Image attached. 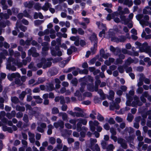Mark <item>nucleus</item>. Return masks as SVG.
<instances>
[{
	"label": "nucleus",
	"mask_w": 151,
	"mask_h": 151,
	"mask_svg": "<svg viewBox=\"0 0 151 151\" xmlns=\"http://www.w3.org/2000/svg\"><path fill=\"white\" fill-rule=\"evenodd\" d=\"M12 65L11 63L8 60V63L6 65V68L7 69H8L9 70H10V69H11V68L12 67Z\"/></svg>",
	"instance_id": "09e8293b"
},
{
	"label": "nucleus",
	"mask_w": 151,
	"mask_h": 151,
	"mask_svg": "<svg viewBox=\"0 0 151 151\" xmlns=\"http://www.w3.org/2000/svg\"><path fill=\"white\" fill-rule=\"evenodd\" d=\"M106 149L109 151H113L114 149V147L112 144H110L107 146Z\"/></svg>",
	"instance_id": "c85d7f7f"
},
{
	"label": "nucleus",
	"mask_w": 151,
	"mask_h": 151,
	"mask_svg": "<svg viewBox=\"0 0 151 151\" xmlns=\"http://www.w3.org/2000/svg\"><path fill=\"white\" fill-rule=\"evenodd\" d=\"M4 46L5 48L8 49L10 45L7 42L5 41L4 42Z\"/></svg>",
	"instance_id": "e2e57ef3"
},
{
	"label": "nucleus",
	"mask_w": 151,
	"mask_h": 151,
	"mask_svg": "<svg viewBox=\"0 0 151 151\" xmlns=\"http://www.w3.org/2000/svg\"><path fill=\"white\" fill-rule=\"evenodd\" d=\"M120 88L122 92H125L127 90V88L125 86L123 85L120 87Z\"/></svg>",
	"instance_id": "4d7b16f0"
},
{
	"label": "nucleus",
	"mask_w": 151,
	"mask_h": 151,
	"mask_svg": "<svg viewBox=\"0 0 151 151\" xmlns=\"http://www.w3.org/2000/svg\"><path fill=\"white\" fill-rule=\"evenodd\" d=\"M89 40L92 43L94 42V44L97 45L98 39L96 35L94 33H93L92 35L90 36Z\"/></svg>",
	"instance_id": "f257e3e1"
},
{
	"label": "nucleus",
	"mask_w": 151,
	"mask_h": 151,
	"mask_svg": "<svg viewBox=\"0 0 151 151\" xmlns=\"http://www.w3.org/2000/svg\"><path fill=\"white\" fill-rule=\"evenodd\" d=\"M76 70L78 71L79 73L80 74H87L88 72V71L87 69H84L83 70H81L80 69L77 68Z\"/></svg>",
	"instance_id": "39448f33"
},
{
	"label": "nucleus",
	"mask_w": 151,
	"mask_h": 151,
	"mask_svg": "<svg viewBox=\"0 0 151 151\" xmlns=\"http://www.w3.org/2000/svg\"><path fill=\"white\" fill-rule=\"evenodd\" d=\"M104 127L106 130H109L110 128L109 125L107 123H106L104 125Z\"/></svg>",
	"instance_id": "bf43d9fd"
},
{
	"label": "nucleus",
	"mask_w": 151,
	"mask_h": 151,
	"mask_svg": "<svg viewBox=\"0 0 151 151\" xmlns=\"http://www.w3.org/2000/svg\"><path fill=\"white\" fill-rule=\"evenodd\" d=\"M75 67H73L71 68H69L68 69L64 70L63 72L64 73H68L69 72H71L72 70L73 71V70L75 69Z\"/></svg>",
	"instance_id": "5701e85b"
},
{
	"label": "nucleus",
	"mask_w": 151,
	"mask_h": 151,
	"mask_svg": "<svg viewBox=\"0 0 151 151\" xmlns=\"http://www.w3.org/2000/svg\"><path fill=\"white\" fill-rule=\"evenodd\" d=\"M134 4L136 5H139L141 3L140 0H134Z\"/></svg>",
	"instance_id": "69168bd1"
},
{
	"label": "nucleus",
	"mask_w": 151,
	"mask_h": 151,
	"mask_svg": "<svg viewBox=\"0 0 151 151\" xmlns=\"http://www.w3.org/2000/svg\"><path fill=\"white\" fill-rule=\"evenodd\" d=\"M52 60V58H47L46 59L45 58H42L41 59V62L43 65L45 64L46 63L47 61H50Z\"/></svg>",
	"instance_id": "9d476101"
},
{
	"label": "nucleus",
	"mask_w": 151,
	"mask_h": 151,
	"mask_svg": "<svg viewBox=\"0 0 151 151\" xmlns=\"http://www.w3.org/2000/svg\"><path fill=\"white\" fill-rule=\"evenodd\" d=\"M118 42H124L126 40V37L124 35H122L119 36Z\"/></svg>",
	"instance_id": "1a4fd4ad"
},
{
	"label": "nucleus",
	"mask_w": 151,
	"mask_h": 151,
	"mask_svg": "<svg viewBox=\"0 0 151 151\" xmlns=\"http://www.w3.org/2000/svg\"><path fill=\"white\" fill-rule=\"evenodd\" d=\"M80 134L81 137L84 138L85 137L86 135L85 132L81 131L80 132Z\"/></svg>",
	"instance_id": "338daca9"
},
{
	"label": "nucleus",
	"mask_w": 151,
	"mask_h": 151,
	"mask_svg": "<svg viewBox=\"0 0 151 151\" xmlns=\"http://www.w3.org/2000/svg\"><path fill=\"white\" fill-rule=\"evenodd\" d=\"M80 44L81 46L83 47L86 45V43L84 40H81L80 41Z\"/></svg>",
	"instance_id": "052dcab7"
},
{
	"label": "nucleus",
	"mask_w": 151,
	"mask_h": 151,
	"mask_svg": "<svg viewBox=\"0 0 151 151\" xmlns=\"http://www.w3.org/2000/svg\"><path fill=\"white\" fill-rule=\"evenodd\" d=\"M108 122L110 124H113L115 123V121L112 117H110L108 121Z\"/></svg>",
	"instance_id": "a18cd8bd"
},
{
	"label": "nucleus",
	"mask_w": 151,
	"mask_h": 151,
	"mask_svg": "<svg viewBox=\"0 0 151 151\" xmlns=\"http://www.w3.org/2000/svg\"><path fill=\"white\" fill-rule=\"evenodd\" d=\"M78 34L81 35H83L84 33V31L82 28H78Z\"/></svg>",
	"instance_id": "58836bf2"
},
{
	"label": "nucleus",
	"mask_w": 151,
	"mask_h": 151,
	"mask_svg": "<svg viewBox=\"0 0 151 151\" xmlns=\"http://www.w3.org/2000/svg\"><path fill=\"white\" fill-rule=\"evenodd\" d=\"M97 47V45H95V44H93V46L91 47V52L93 53V54H94L95 53Z\"/></svg>",
	"instance_id": "6ab92c4d"
},
{
	"label": "nucleus",
	"mask_w": 151,
	"mask_h": 151,
	"mask_svg": "<svg viewBox=\"0 0 151 151\" xmlns=\"http://www.w3.org/2000/svg\"><path fill=\"white\" fill-rule=\"evenodd\" d=\"M11 101L12 102L16 104L18 103L19 101V99L17 97L14 96L12 98Z\"/></svg>",
	"instance_id": "4be33fe9"
},
{
	"label": "nucleus",
	"mask_w": 151,
	"mask_h": 151,
	"mask_svg": "<svg viewBox=\"0 0 151 151\" xmlns=\"http://www.w3.org/2000/svg\"><path fill=\"white\" fill-rule=\"evenodd\" d=\"M52 64V62L49 61L46 62L45 64L43 65L42 68L43 69H46L47 68H49L51 66Z\"/></svg>",
	"instance_id": "9b49d317"
},
{
	"label": "nucleus",
	"mask_w": 151,
	"mask_h": 151,
	"mask_svg": "<svg viewBox=\"0 0 151 151\" xmlns=\"http://www.w3.org/2000/svg\"><path fill=\"white\" fill-rule=\"evenodd\" d=\"M50 73L51 76H55L58 73V71L56 68H53L50 69Z\"/></svg>",
	"instance_id": "0eeeda50"
},
{
	"label": "nucleus",
	"mask_w": 151,
	"mask_h": 151,
	"mask_svg": "<svg viewBox=\"0 0 151 151\" xmlns=\"http://www.w3.org/2000/svg\"><path fill=\"white\" fill-rule=\"evenodd\" d=\"M101 144L103 149H104L106 148L107 145V143L106 142L104 141H102Z\"/></svg>",
	"instance_id": "a19ab883"
},
{
	"label": "nucleus",
	"mask_w": 151,
	"mask_h": 151,
	"mask_svg": "<svg viewBox=\"0 0 151 151\" xmlns=\"http://www.w3.org/2000/svg\"><path fill=\"white\" fill-rule=\"evenodd\" d=\"M47 89L49 91H52L54 89L53 85L52 83H50L49 86H47Z\"/></svg>",
	"instance_id": "393cba45"
},
{
	"label": "nucleus",
	"mask_w": 151,
	"mask_h": 151,
	"mask_svg": "<svg viewBox=\"0 0 151 151\" xmlns=\"http://www.w3.org/2000/svg\"><path fill=\"white\" fill-rule=\"evenodd\" d=\"M124 130L125 131L127 132L128 131V132L129 134L133 133L134 132V129L131 127H130L129 129L128 128L126 127L125 128Z\"/></svg>",
	"instance_id": "473e14b6"
},
{
	"label": "nucleus",
	"mask_w": 151,
	"mask_h": 151,
	"mask_svg": "<svg viewBox=\"0 0 151 151\" xmlns=\"http://www.w3.org/2000/svg\"><path fill=\"white\" fill-rule=\"evenodd\" d=\"M12 10L13 13L14 15L17 14L19 11V10L17 8H13L12 9Z\"/></svg>",
	"instance_id": "37998d69"
},
{
	"label": "nucleus",
	"mask_w": 151,
	"mask_h": 151,
	"mask_svg": "<svg viewBox=\"0 0 151 151\" xmlns=\"http://www.w3.org/2000/svg\"><path fill=\"white\" fill-rule=\"evenodd\" d=\"M95 151H100V149L99 145L98 144H96L94 145Z\"/></svg>",
	"instance_id": "774afa93"
},
{
	"label": "nucleus",
	"mask_w": 151,
	"mask_h": 151,
	"mask_svg": "<svg viewBox=\"0 0 151 151\" xmlns=\"http://www.w3.org/2000/svg\"><path fill=\"white\" fill-rule=\"evenodd\" d=\"M44 22L43 20L37 19L35 21V24L36 25H39L42 24Z\"/></svg>",
	"instance_id": "f704fd0d"
},
{
	"label": "nucleus",
	"mask_w": 151,
	"mask_h": 151,
	"mask_svg": "<svg viewBox=\"0 0 151 151\" xmlns=\"http://www.w3.org/2000/svg\"><path fill=\"white\" fill-rule=\"evenodd\" d=\"M78 36H72L70 37V39L72 41H75L76 40H77V38H79Z\"/></svg>",
	"instance_id": "680f3d73"
},
{
	"label": "nucleus",
	"mask_w": 151,
	"mask_h": 151,
	"mask_svg": "<svg viewBox=\"0 0 151 151\" xmlns=\"http://www.w3.org/2000/svg\"><path fill=\"white\" fill-rule=\"evenodd\" d=\"M120 108V106L118 104L114 103L113 105L110 106V110H113L114 109L116 110H119Z\"/></svg>",
	"instance_id": "6e6552de"
},
{
	"label": "nucleus",
	"mask_w": 151,
	"mask_h": 151,
	"mask_svg": "<svg viewBox=\"0 0 151 151\" xmlns=\"http://www.w3.org/2000/svg\"><path fill=\"white\" fill-rule=\"evenodd\" d=\"M23 116V114L20 112H18L17 113L16 117L17 118H19L22 117Z\"/></svg>",
	"instance_id": "603ef678"
},
{
	"label": "nucleus",
	"mask_w": 151,
	"mask_h": 151,
	"mask_svg": "<svg viewBox=\"0 0 151 151\" xmlns=\"http://www.w3.org/2000/svg\"><path fill=\"white\" fill-rule=\"evenodd\" d=\"M35 8L36 10H39L41 9V6L39 3H37L35 5Z\"/></svg>",
	"instance_id": "49530a36"
},
{
	"label": "nucleus",
	"mask_w": 151,
	"mask_h": 151,
	"mask_svg": "<svg viewBox=\"0 0 151 151\" xmlns=\"http://www.w3.org/2000/svg\"><path fill=\"white\" fill-rule=\"evenodd\" d=\"M78 120V119H71L69 121V122L71 124H73V126H74L75 127H73V129H75L76 128V124L77 121Z\"/></svg>",
	"instance_id": "aec40b11"
},
{
	"label": "nucleus",
	"mask_w": 151,
	"mask_h": 151,
	"mask_svg": "<svg viewBox=\"0 0 151 151\" xmlns=\"http://www.w3.org/2000/svg\"><path fill=\"white\" fill-rule=\"evenodd\" d=\"M50 6H51V5L50 3L48 2H46L45 5L42 7V9L45 11H47Z\"/></svg>",
	"instance_id": "423d86ee"
},
{
	"label": "nucleus",
	"mask_w": 151,
	"mask_h": 151,
	"mask_svg": "<svg viewBox=\"0 0 151 151\" xmlns=\"http://www.w3.org/2000/svg\"><path fill=\"white\" fill-rule=\"evenodd\" d=\"M133 117V116L132 114L129 113L128 114L127 119L128 121L131 122L132 120Z\"/></svg>",
	"instance_id": "7c9ffc66"
},
{
	"label": "nucleus",
	"mask_w": 151,
	"mask_h": 151,
	"mask_svg": "<svg viewBox=\"0 0 151 151\" xmlns=\"http://www.w3.org/2000/svg\"><path fill=\"white\" fill-rule=\"evenodd\" d=\"M57 52L55 50L54 48H51V53L52 55L54 56H58L60 57L62 55V52L60 50L57 51Z\"/></svg>",
	"instance_id": "f03ea898"
},
{
	"label": "nucleus",
	"mask_w": 151,
	"mask_h": 151,
	"mask_svg": "<svg viewBox=\"0 0 151 151\" xmlns=\"http://www.w3.org/2000/svg\"><path fill=\"white\" fill-rule=\"evenodd\" d=\"M24 16L26 17L29 18H31V16L29 15V14L27 12L26 10H25L23 12Z\"/></svg>",
	"instance_id": "72a5a7b5"
},
{
	"label": "nucleus",
	"mask_w": 151,
	"mask_h": 151,
	"mask_svg": "<svg viewBox=\"0 0 151 151\" xmlns=\"http://www.w3.org/2000/svg\"><path fill=\"white\" fill-rule=\"evenodd\" d=\"M91 140V145H94L95 143H96L97 142L96 139H93L92 138L90 139Z\"/></svg>",
	"instance_id": "3c124183"
},
{
	"label": "nucleus",
	"mask_w": 151,
	"mask_h": 151,
	"mask_svg": "<svg viewBox=\"0 0 151 151\" xmlns=\"http://www.w3.org/2000/svg\"><path fill=\"white\" fill-rule=\"evenodd\" d=\"M59 113L58 109L56 107H53L52 109V114H55Z\"/></svg>",
	"instance_id": "f3484780"
},
{
	"label": "nucleus",
	"mask_w": 151,
	"mask_h": 151,
	"mask_svg": "<svg viewBox=\"0 0 151 151\" xmlns=\"http://www.w3.org/2000/svg\"><path fill=\"white\" fill-rule=\"evenodd\" d=\"M117 142L118 143L120 144V145L122 143L124 142L125 141V140L121 138H119L117 139Z\"/></svg>",
	"instance_id": "de8ad7c7"
},
{
	"label": "nucleus",
	"mask_w": 151,
	"mask_h": 151,
	"mask_svg": "<svg viewBox=\"0 0 151 151\" xmlns=\"http://www.w3.org/2000/svg\"><path fill=\"white\" fill-rule=\"evenodd\" d=\"M76 116L77 117H84V115L83 113L80 112H76Z\"/></svg>",
	"instance_id": "c03bdc74"
},
{
	"label": "nucleus",
	"mask_w": 151,
	"mask_h": 151,
	"mask_svg": "<svg viewBox=\"0 0 151 151\" xmlns=\"http://www.w3.org/2000/svg\"><path fill=\"white\" fill-rule=\"evenodd\" d=\"M23 121L26 123H27L29 121L28 116L27 114H24L23 118Z\"/></svg>",
	"instance_id": "cd10ccee"
},
{
	"label": "nucleus",
	"mask_w": 151,
	"mask_h": 151,
	"mask_svg": "<svg viewBox=\"0 0 151 151\" xmlns=\"http://www.w3.org/2000/svg\"><path fill=\"white\" fill-rule=\"evenodd\" d=\"M122 147L124 149H126L127 148V145L126 141L124 142L121 144Z\"/></svg>",
	"instance_id": "ea45409f"
},
{
	"label": "nucleus",
	"mask_w": 151,
	"mask_h": 151,
	"mask_svg": "<svg viewBox=\"0 0 151 151\" xmlns=\"http://www.w3.org/2000/svg\"><path fill=\"white\" fill-rule=\"evenodd\" d=\"M8 60L11 63V62H12V64H13L15 65H16L17 63V61L15 60V59L12 57H11L10 58H9Z\"/></svg>",
	"instance_id": "bb28decb"
},
{
	"label": "nucleus",
	"mask_w": 151,
	"mask_h": 151,
	"mask_svg": "<svg viewBox=\"0 0 151 151\" xmlns=\"http://www.w3.org/2000/svg\"><path fill=\"white\" fill-rule=\"evenodd\" d=\"M76 125H77L76 129H77V131L78 132H80L81 130H82V124H81V122H80L79 121L77 124Z\"/></svg>",
	"instance_id": "dca6fc26"
},
{
	"label": "nucleus",
	"mask_w": 151,
	"mask_h": 151,
	"mask_svg": "<svg viewBox=\"0 0 151 151\" xmlns=\"http://www.w3.org/2000/svg\"><path fill=\"white\" fill-rule=\"evenodd\" d=\"M68 106L66 104L63 105L61 107L62 110L63 111H65L67 110Z\"/></svg>",
	"instance_id": "6e6d98bb"
},
{
	"label": "nucleus",
	"mask_w": 151,
	"mask_h": 151,
	"mask_svg": "<svg viewBox=\"0 0 151 151\" xmlns=\"http://www.w3.org/2000/svg\"><path fill=\"white\" fill-rule=\"evenodd\" d=\"M115 120L118 123L122 122L123 121L121 117L118 116L116 117Z\"/></svg>",
	"instance_id": "864d4df0"
},
{
	"label": "nucleus",
	"mask_w": 151,
	"mask_h": 151,
	"mask_svg": "<svg viewBox=\"0 0 151 151\" xmlns=\"http://www.w3.org/2000/svg\"><path fill=\"white\" fill-rule=\"evenodd\" d=\"M134 60L131 57H129L127 59L125 63L128 65H130V64L133 63Z\"/></svg>",
	"instance_id": "ddd939ff"
},
{
	"label": "nucleus",
	"mask_w": 151,
	"mask_h": 151,
	"mask_svg": "<svg viewBox=\"0 0 151 151\" xmlns=\"http://www.w3.org/2000/svg\"><path fill=\"white\" fill-rule=\"evenodd\" d=\"M97 119L99 121H102L104 120V118L99 113H98Z\"/></svg>",
	"instance_id": "e433bc0d"
},
{
	"label": "nucleus",
	"mask_w": 151,
	"mask_h": 151,
	"mask_svg": "<svg viewBox=\"0 0 151 151\" xmlns=\"http://www.w3.org/2000/svg\"><path fill=\"white\" fill-rule=\"evenodd\" d=\"M49 141L50 143L53 145L55 143L56 140L53 137H51L50 138Z\"/></svg>",
	"instance_id": "4c0bfd02"
},
{
	"label": "nucleus",
	"mask_w": 151,
	"mask_h": 151,
	"mask_svg": "<svg viewBox=\"0 0 151 151\" xmlns=\"http://www.w3.org/2000/svg\"><path fill=\"white\" fill-rule=\"evenodd\" d=\"M59 114L62 116V118L63 121L67 120L68 118L67 114L65 113H60Z\"/></svg>",
	"instance_id": "f8f14e48"
},
{
	"label": "nucleus",
	"mask_w": 151,
	"mask_h": 151,
	"mask_svg": "<svg viewBox=\"0 0 151 151\" xmlns=\"http://www.w3.org/2000/svg\"><path fill=\"white\" fill-rule=\"evenodd\" d=\"M23 16L24 14L23 13H20L17 14V17L20 20L22 19Z\"/></svg>",
	"instance_id": "5fc2aeb1"
},
{
	"label": "nucleus",
	"mask_w": 151,
	"mask_h": 151,
	"mask_svg": "<svg viewBox=\"0 0 151 151\" xmlns=\"http://www.w3.org/2000/svg\"><path fill=\"white\" fill-rule=\"evenodd\" d=\"M19 29L23 32H25L27 30V27L22 25L19 27Z\"/></svg>",
	"instance_id": "8fccbe9b"
},
{
	"label": "nucleus",
	"mask_w": 151,
	"mask_h": 151,
	"mask_svg": "<svg viewBox=\"0 0 151 151\" xmlns=\"http://www.w3.org/2000/svg\"><path fill=\"white\" fill-rule=\"evenodd\" d=\"M94 86L93 84L89 83L87 85L88 88L90 91L92 92Z\"/></svg>",
	"instance_id": "c756f323"
},
{
	"label": "nucleus",
	"mask_w": 151,
	"mask_h": 151,
	"mask_svg": "<svg viewBox=\"0 0 151 151\" xmlns=\"http://www.w3.org/2000/svg\"><path fill=\"white\" fill-rule=\"evenodd\" d=\"M79 121V122H81V124L84 125H86L87 124V122L86 119H83L82 118H79L78 119Z\"/></svg>",
	"instance_id": "a878e982"
},
{
	"label": "nucleus",
	"mask_w": 151,
	"mask_h": 151,
	"mask_svg": "<svg viewBox=\"0 0 151 151\" xmlns=\"http://www.w3.org/2000/svg\"><path fill=\"white\" fill-rule=\"evenodd\" d=\"M119 39L116 36H113L111 37V41L116 42L117 43L119 42L118 41Z\"/></svg>",
	"instance_id": "c9c22d12"
},
{
	"label": "nucleus",
	"mask_w": 151,
	"mask_h": 151,
	"mask_svg": "<svg viewBox=\"0 0 151 151\" xmlns=\"http://www.w3.org/2000/svg\"><path fill=\"white\" fill-rule=\"evenodd\" d=\"M26 94L27 93L25 91H22L21 93L19 95V98L21 100H23L24 99V98Z\"/></svg>",
	"instance_id": "4468645a"
},
{
	"label": "nucleus",
	"mask_w": 151,
	"mask_h": 151,
	"mask_svg": "<svg viewBox=\"0 0 151 151\" xmlns=\"http://www.w3.org/2000/svg\"><path fill=\"white\" fill-rule=\"evenodd\" d=\"M102 5L105 7H111L112 5L111 4H109V3H103L102 4Z\"/></svg>",
	"instance_id": "13d9d810"
},
{
	"label": "nucleus",
	"mask_w": 151,
	"mask_h": 151,
	"mask_svg": "<svg viewBox=\"0 0 151 151\" xmlns=\"http://www.w3.org/2000/svg\"><path fill=\"white\" fill-rule=\"evenodd\" d=\"M16 109L17 111H24L25 110V108L23 106H20L17 105L16 107Z\"/></svg>",
	"instance_id": "412c9836"
},
{
	"label": "nucleus",
	"mask_w": 151,
	"mask_h": 151,
	"mask_svg": "<svg viewBox=\"0 0 151 151\" xmlns=\"http://www.w3.org/2000/svg\"><path fill=\"white\" fill-rule=\"evenodd\" d=\"M60 103L61 104L63 105L65 103V101L64 97L63 96H60Z\"/></svg>",
	"instance_id": "79ce46f5"
},
{
	"label": "nucleus",
	"mask_w": 151,
	"mask_h": 151,
	"mask_svg": "<svg viewBox=\"0 0 151 151\" xmlns=\"http://www.w3.org/2000/svg\"><path fill=\"white\" fill-rule=\"evenodd\" d=\"M36 48L34 47H32L28 50V53L29 55H32L35 52H36Z\"/></svg>",
	"instance_id": "2eb2a0df"
},
{
	"label": "nucleus",
	"mask_w": 151,
	"mask_h": 151,
	"mask_svg": "<svg viewBox=\"0 0 151 151\" xmlns=\"http://www.w3.org/2000/svg\"><path fill=\"white\" fill-rule=\"evenodd\" d=\"M71 83L75 86H76L78 83V81L76 78L75 79H73L71 81Z\"/></svg>",
	"instance_id": "0e129e2a"
},
{
	"label": "nucleus",
	"mask_w": 151,
	"mask_h": 151,
	"mask_svg": "<svg viewBox=\"0 0 151 151\" xmlns=\"http://www.w3.org/2000/svg\"><path fill=\"white\" fill-rule=\"evenodd\" d=\"M124 68L126 69V72L127 73L132 71V69L131 67H128L127 65H125L124 66Z\"/></svg>",
	"instance_id": "a211bd4d"
},
{
	"label": "nucleus",
	"mask_w": 151,
	"mask_h": 151,
	"mask_svg": "<svg viewBox=\"0 0 151 151\" xmlns=\"http://www.w3.org/2000/svg\"><path fill=\"white\" fill-rule=\"evenodd\" d=\"M34 4V2L33 1H30L28 3L25 2L24 3V5L25 7L28 8L29 9H31L33 6Z\"/></svg>",
	"instance_id": "20e7f679"
},
{
	"label": "nucleus",
	"mask_w": 151,
	"mask_h": 151,
	"mask_svg": "<svg viewBox=\"0 0 151 151\" xmlns=\"http://www.w3.org/2000/svg\"><path fill=\"white\" fill-rule=\"evenodd\" d=\"M109 95H107V98L110 101H113L114 98L115 93L112 90H110L109 92Z\"/></svg>",
	"instance_id": "7ed1b4c3"
},
{
	"label": "nucleus",
	"mask_w": 151,
	"mask_h": 151,
	"mask_svg": "<svg viewBox=\"0 0 151 151\" xmlns=\"http://www.w3.org/2000/svg\"><path fill=\"white\" fill-rule=\"evenodd\" d=\"M124 66L120 65L118 66L117 69L119 72L121 73H122L124 72Z\"/></svg>",
	"instance_id": "2f4dec72"
},
{
	"label": "nucleus",
	"mask_w": 151,
	"mask_h": 151,
	"mask_svg": "<svg viewBox=\"0 0 151 151\" xmlns=\"http://www.w3.org/2000/svg\"><path fill=\"white\" fill-rule=\"evenodd\" d=\"M3 17L5 19H7L9 18V14L7 13H0V17Z\"/></svg>",
	"instance_id": "b1692460"
}]
</instances>
